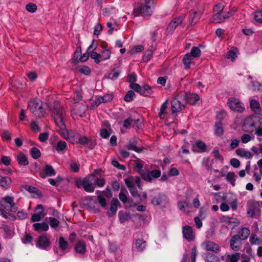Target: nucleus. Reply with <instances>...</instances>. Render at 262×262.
Instances as JSON below:
<instances>
[{
  "instance_id": "nucleus-11",
  "label": "nucleus",
  "mask_w": 262,
  "mask_h": 262,
  "mask_svg": "<svg viewBox=\"0 0 262 262\" xmlns=\"http://www.w3.org/2000/svg\"><path fill=\"white\" fill-rule=\"evenodd\" d=\"M50 236L47 234L39 236L36 243V246L42 250H46L50 246Z\"/></svg>"
},
{
  "instance_id": "nucleus-31",
  "label": "nucleus",
  "mask_w": 262,
  "mask_h": 262,
  "mask_svg": "<svg viewBox=\"0 0 262 262\" xmlns=\"http://www.w3.org/2000/svg\"><path fill=\"white\" fill-rule=\"evenodd\" d=\"M250 233V231L248 228L243 227L238 231L237 235H239L241 239L244 241L248 237Z\"/></svg>"
},
{
  "instance_id": "nucleus-63",
  "label": "nucleus",
  "mask_w": 262,
  "mask_h": 262,
  "mask_svg": "<svg viewBox=\"0 0 262 262\" xmlns=\"http://www.w3.org/2000/svg\"><path fill=\"white\" fill-rule=\"evenodd\" d=\"M127 148L128 150H132L137 152H140L141 151V149L138 148L135 144L132 143H129L127 145Z\"/></svg>"
},
{
  "instance_id": "nucleus-42",
  "label": "nucleus",
  "mask_w": 262,
  "mask_h": 262,
  "mask_svg": "<svg viewBox=\"0 0 262 262\" xmlns=\"http://www.w3.org/2000/svg\"><path fill=\"white\" fill-rule=\"evenodd\" d=\"M227 259L230 262H237L240 258V254L238 253H235L232 254H228L227 256Z\"/></svg>"
},
{
  "instance_id": "nucleus-12",
  "label": "nucleus",
  "mask_w": 262,
  "mask_h": 262,
  "mask_svg": "<svg viewBox=\"0 0 262 262\" xmlns=\"http://www.w3.org/2000/svg\"><path fill=\"white\" fill-rule=\"evenodd\" d=\"M133 13L135 16L141 14L144 16H150L152 14V11L150 6H144L142 4H140L134 9Z\"/></svg>"
},
{
  "instance_id": "nucleus-46",
  "label": "nucleus",
  "mask_w": 262,
  "mask_h": 262,
  "mask_svg": "<svg viewBox=\"0 0 262 262\" xmlns=\"http://www.w3.org/2000/svg\"><path fill=\"white\" fill-rule=\"evenodd\" d=\"M94 180L95 184L98 187H102L105 183V181L104 179H99L95 176V178H92Z\"/></svg>"
},
{
  "instance_id": "nucleus-14",
  "label": "nucleus",
  "mask_w": 262,
  "mask_h": 262,
  "mask_svg": "<svg viewBox=\"0 0 262 262\" xmlns=\"http://www.w3.org/2000/svg\"><path fill=\"white\" fill-rule=\"evenodd\" d=\"M185 17V14H182L177 18H174L167 27V31L168 33H172L176 27L181 25Z\"/></svg>"
},
{
  "instance_id": "nucleus-27",
  "label": "nucleus",
  "mask_w": 262,
  "mask_h": 262,
  "mask_svg": "<svg viewBox=\"0 0 262 262\" xmlns=\"http://www.w3.org/2000/svg\"><path fill=\"white\" fill-rule=\"evenodd\" d=\"M235 152L236 155L241 158L250 159L252 157V155L250 151L246 150L243 148H237L236 149Z\"/></svg>"
},
{
  "instance_id": "nucleus-1",
  "label": "nucleus",
  "mask_w": 262,
  "mask_h": 262,
  "mask_svg": "<svg viewBox=\"0 0 262 262\" xmlns=\"http://www.w3.org/2000/svg\"><path fill=\"white\" fill-rule=\"evenodd\" d=\"M52 113L54 122L56 125L62 130L61 133L64 138L69 140L70 142L74 143L73 139L75 133L72 132H68L66 129L67 116L64 107L62 106L55 105L53 108Z\"/></svg>"
},
{
  "instance_id": "nucleus-57",
  "label": "nucleus",
  "mask_w": 262,
  "mask_h": 262,
  "mask_svg": "<svg viewBox=\"0 0 262 262\" xmlns=\"http://www.w3.org/2000/svg\"><path fill=\"white\" fill-rule=\"evenodd\" d=\"M2 137L7 141H10L11 140V134L8 130H4L2 135Z\"/></svg>"
},
{
  "instance_id": "nucleus-44",
  "label": "nucleus",
  "mask_w": 262,
  "mask_h": 262,
  "mask_svg": "<svg viewBox=\"0 0 262 262\" xmlns=\"http://www.w3.org/2000/svg\"><path fill=\"white\" fill-rule=\"evenodd\" d=\"M189 54H191V56H192L194 58L196 57H199L201 55V50L197 47H193L191 50V52Z\"/></svg>"
},
{
  "instance_id": "nucleus-52",
  "label": "nucleus",
  "mask_w": 262,
  "mask_h": 262,
  "mask_svg": "<svg viewBox=\"0 0 262 262\" xmlns=\"http://www.w3.org/2000/svg\"><path fill=\"white\" fill-rule=\"evenodd\" d=\"M152 56V52L151 50L146 51L143 56V60L144 62L149 61Z\"/></svg>"
},
{
  "instance_id": "nucleus-34",
  "label": "nucleus",
  "mask_w": 262,
  "mask_h": 262,
  "mask_svg": "<svg viewBox=\"0 0 262 262\" xmlns=\"http://www.w3.org/2000/svg\"><path fill=\"white\" fill-rule=\"evenodd\" d=\"M215 128V134L221 137L224 134V129L222 127V123L221 122L219 121L215 123L214 125Z\"/></svg>"
},
{
  "instance_id": "nucleus-33",
  "label": "nucleus",
  "mask_w": 262,
  "mask_h": 262,
  "mask_svg": "<svg viewBox=\"0 0 262 262\" xmlns=\"http://www.w3.org/2000/svg\"><path fill=\"white\" fill-rule=\"evenodd\" d=\"M168 104V100H167L161 105L160 111L158 114L159 117L161 119H163L164 118V115L166 114L167 113Z\"/></svg>"
},
{
  "instance_id": "nucleus-9",
  "label": "nucleus",
  "mask_w": 262,
  "mask_h": 262,
  "mask_svg": "<svg viewBox=\"0 0 262 262\" xmlns=\"http://www.w3.org/2000/svg\"><path fill=\"white\" fill-rule=\"evenodd\" d=\"M168 202L169 200L167 195L162 192L159 193L152 198L151 201L153 205L161 207H165Z\"/></svg>"
},
{
  "instance_id": "nucleus-5",
  "label": "nucleus",
  "mask_w": 262,
  "mask_h": 262,
  "mask_svg": "<svg viewBox=\"0 0 262 262\" xmlns=\"http://www.w3.org/2000/svg\"><path fill=\"white\" fill-rule=\"evenodd\" d=\"M28 107L30 111L38 117H42L45 112L42 102L38 100L34 99L30 101L28 103Z\"/></svg>"
},
{
  "instance_id": "nucleus-17",
  "label": "nucleus",
  "mask_w": 262,
  "mask_h": 262,
  "mask_svg": "<svg viewBox=\"0 0 262 262\" xmlns=\"http://www.w3.org/2000/svg\"><path fill=\"white\" fill-rule=\"evenodd\" d=\"M184 237L188 241H192L194 238V234L192 228L189 226H185L183 228Z\"/></svg>"
},
{
  "instance_id": "nucleus-24",
  "label": "nucleus",
  "mask_w": 262,
  "mask_h": 262,
  "mask_svg": "<svg viewBox=\"0 0 262 262\" xmlns=\"http://www.w3.org/2000/svg\"><path fill=\"white\" fill-rule=\"evenodd\" d=\"M73 140L74 141V143H79L81 145H85L89 142L91 141V140L89 139L87 137L85 136H81L80 135L76 133H75Z\"/></svg>"
},
{
  "instance_id": "nucleus-26",
  "label": "nucleus",
  "mask_w": 262,
  "mask_h": 262,
  "mask_svg": "<svg viewBox=\"0 0 262 262\" xmlns=\"http://www.w3.org/2000/svg\"><path fill=\"white\" fill-rule=\"evenodd\" d=\"M144 164V162L142 160L139 159L135 160L134 163L135 167L138 173L140 174L141 177L142 176V174H144V172L146 170V169H143Z\"/></svg>"
},
{
  "instance_id": "nucleus-20",
  "label": "nucleus",
  "mask_w": 262,
  "mask_h": 262,
  "mask_svg": "<svg viewBox=\"0 0 262 262\" xmlns=\"http://www.w3.org/2000/svg\"><path fill=\"white\" fill-rule=\"evenodd\" d=\"M119 202L117 199H113L111 202V207L107 211V214L110 217L113 216L116 213L118 205Z\"/></svg>"
},
{
  "instance_id": "nucleus-23",
  "label": "nucleus",
  "mask_w": 262,
  "mask_h": 262,
  "mask_svg": "<svg viewBox=\"0 0 262 262\" xmlns=\"http://www.w3.org/2000/svg\"><path fill=\"white\" fill-rule=\"evenodd\" d=\"M202 15L201 11H193L189 15V21L191 25L195 24L200 19Z\"/></svg>"
},
{
  "instance_id": "nucleus-43",
  "label": "nucleus",
  "mask_w": 262,
  "mask_h": 262,
  "mask_svg": "<svg viewBox=\"0 0 262 262\" xmlns=\"http://www.w3.org/2000/svg\"><path fill=\"white\" fill-rule=\"evenodd\" d=\"M120 72L115 69L113 70L108 75L107 78L112 80H116L120 75Z\"/></svg>"
},
{
  "instance_id": "nucleus-49",
  "label": "nucleus",
  "mask_w": 262,
  "mask_h": 262,
  "mask_svg": "<svg viewBox=\"0 0 262 262\" xmlns=\"http://www.w3.org/2000/svg\"><path fill=\"white\" fill-rule=\"evenodd\" d=\"M91 57L93 59L96 63H99L101 61L100 54L93 52L90 55Z\"/></svg>"
},
{
  "instance_id": "nucleus-7",
  "label": "nucleus",
  "mask_w": 262,
  "mask_h": 262,
  "mask_svg": "<svg viewBox=\"0 0 262 262\" xmlns=\"http://www.w3.org/2000/svg\"><path fill=\"white\" fill-rule=\"evenodd\" d=\"M227 105L231 111L235 112L241 113L245 110L244 104L238 98L235 97H230L228 100Z\"/></svg>"
},
{
  "instance_id": "nucleus-45",
  "label": "nucleus",
  "mask_w": 262,
  "mask_h": 262,
  "mask_svg": "<svg viewBox=\"0 0 262 262\" xmlns=\"http://www.w3.org/2000/svg\"><path fill=\"white\" fill-rule=\"evenodd\" d=\"M135 96L134 92L132 90H129L127 92L126 94L124 97V100L126 102H130L133 100V98Z\"/></svg>"
},
{
  "instance_id": "nucleus-4",
  "label": "nucleus",
  "mask_w": 262,
  "mask_h": 262,
  "mask_svg": "<svg viewBox=\"0 0 262 262\" xmlns=\"http://www.w3.org/2000/svg\"><path fill=\"white\" fill-rule=\"evenodd\" d=\"M259 118L255 116H250L245 120L243 124V128L247 132L252 133L259 127Z\"/></svg>"
},
{
  "instance_id": "nucleus-22",
  "label": "nucleus",
  "mask_w": 262,
  "mask_h": 262,
  "mask_svg": "<svg viewBox=\"0 0 262 262\" xmlns=\"http://www.w3.org/2000/svg\"><path fill=\"white\" fill-rule=\"evenodd\" d=\"M16 161L20 165L26 166L29 164L27 157L23 152H19L16 156Z\"/></svg>"
},
{
  "instance_id": "nucleus-53",
  "label": "nucleus",
  "mask_w": 262,
  "mask_h": 262,
  "mask_svg": "<svg viewBox=\"0 0 262 262\" xmlns=\"http://www.w3.org/2000/svg\"><path fill=\"white\" fill-rule=\"evenodd\" d=\"M234 220H235V219L231 218L228 216H224L221 219V222L227 225H229L231 223H234L233 221Z\"/></svg>"
},
{
  "instance_id": "nucleus-39",
  "label": "nucleus",
  "mask_w": 262,
  "mask_h": 262,
  "mask_svg": "<svg viewBox=\"0 0 262 262\" xmlns=\"http://www.w3.org/2000/svg\"><path fill=\"white\" fill-rule=\"evenodd\" d=\"M67 147V143L65 141H59L55 146V149L58 152H64Z\"/></svg>"
},
{
  "instance_id": "nucleus-15",
  "label": "nucleus",
  "mask_w": 262,
  "mask_h": 262,
  "mask_svg": "<svg viewBox=\"0 0 262 262\" xmlns=\"http://www.w3.org/2000/svg\"><path fill=\"white\" fill-rule=\"evenodd\" d=\"M180 93L184 94L183 100L185 103L194 104L200 99L199 96L196 94H187L184 92H182Z\"/></svg>"
},
{
  "instance_id": "nucleus-2",
  "label": "nucleus",
  "mask_w": 262,
  "mask_h": 262,
  "mask_svg": "<svg viewBox=\"0 0 262 262\" xmlns=\"http://www.w3.org/2000/svg\"><path fill=\"white\" fill-rule=\"evenodd\" d=\"M224 6L222 4H218L213 9L212 20L215 23H220L233 16L236 11L235 8H232L230 11L224 10Z\"/></svg>"
},
{
  "instance_id": "nucleus-19",
  "label": "nucleus",
  "mask_w": 262,
  "mask_h": 262,
  "mask_svg": "<svg viewBox=\"0 0 262 262\" xmlns=\"http://www.w3.org/2000/svg\"><path fill=\"white\" fill-rule=\"evenodd\" d=\"M75 251L76 253L80 254H83L86 252V245L84 241L82 240L78 241L75 245Z\"/></svg>"
},
{
  "instance_id": "nucleus-21",
  "label": "nucleus",
  "mask_w": 262,
  "mask_h": 262,
  "mask_svg": "<svg viewBox=\"0 0 262 262\" xmlns=\"http://www.w3.org/2000/svg\"><path fill=\"white\" fill-rule=\"evenodd\" d=\"M204 244L207 251H210L215 253H217L219 251V246L213 242L208 241L205 242Z\"/></svg>"
},
{
  "instance_id": "nucleus-56",
  "label": "nucleus",
  "mask_w": 262,
  "mask_h": 262,
  "mask_svg": "<svg viewBox=\"0 0 262 262\" xmlns=\"http://www.w3.org/2000/svg\"><path fill=\"white\" fill-rule=\"evenodd\" d=\"M124 181L128 189L135 186V183L133 181V178H132V177L125 179Z\"/></svg>"
},
{
  "instance_id": "nucleus-55",
  "label": "nucleus",
  "mask_w": 262,
  "mask_h": 262,
  "mask_svg": "<svg viewBox=\"0 0 262 262\" xmlns=\"http://www.w3.org/2000/svg\"><path fill=\"white\" fill-rule=\"evenodd\" d=\"M49 220L50 221V226L52 228H55L57 227L59 224V222L56 219L53 217H50Z\"/></svg>"
},
{
  "instance_id": "nucleus-8",
  "label": "nucleus",
  "mask_w": 262,
  "mask_h": 262,
  "mask_svg": "<svg viewBox=\"0 0 262 262\" xmlns=\"http://www.w3.org/2000/svg\"><path fill=\"white\" fill-rule=\"evenodd\" d=\"M0 205L6 210L10 212H15L17 210L13 196L7 195L1 198L0 200Z\"/></svg>"
},
{
  "instance_id": "nucleus-62",
  "label": "nucleus",
  "mask_w": 262,
  "mask_h": 262,
  "mask_svg": "<svg viewBox=\"0 0 262 262\" xmlns=\"http://www.w3.org/2000/svg\"><path fill=\"white\" fill-rule=\"evenodd\" d=\"M2 162L4 165L8 166L11 164V159L9 157L3 156L2 157Z\"/></svg>"
},
{
  "instance_id": "nucleus-18",
  "label": "nucleus",
  "mask_w": 262,
  "mask_h": 262,
  "mask_svg": "<svg viewBox=\"0 0 262 262\" xmlns=\"http://www.w3.org/2000/svg\"><path fill=\"white\" fill-rule=\"evenodd\" d=\"M56 172L53 167L49 164H46L44 167V171L40 172L39 175L42 178H46L47 177L55 176Z\"/></svg>"
},
{
  "instance_id": "nucleus-59",
  "label": "nucleus",
  "mask_w": 262,
  "mask_h": 262,
  "mask_svg": "<svg viewBox=\"0 0 262 262\" xmlns=\"http://www.w3.org/2000/svg\"><path fill=\"white\" fill-rule=\"evenodd\" d=\"M112 164L115 167L117 168L118 169L125 170L126 169L125 166L124 165H121L119 163V162L116 160H113L112 161Z\"/></svg>"
},
{
  "instance_id": "nucleus-13",
  "label": "nucleus",
  "mask_w": 262,
  "mask_h": 262,
  "mask_svg": "<svg viewBox=\"0 0 262 262\" xmlns=\"http://www.w3.org/2000/svg\"><path fill=\"white\" fill-rule=\"evenodd\" d=\"M87 110L86 105L83 103L77 104L71 111V115L73 118L77 117H82Z\"/></svg>"
},
{
  "instance_id": "nucleus-54",
  "label": "nucleus",
  "mask_w": 262,
  "mask_h": 262,
  "mask_svg": "<svg viewBox=\"0 0 262 262\" xmlns=\"http://www.w3.org/2000/svg\"><path fill=\"white\" fill-rule=\"evenodd\" d=\"M97 200L102 207H105L106 205V201L105 197L102 194H99L97 196Z\"/></svg>"
},
{
  "instance_id": "nucleus-10",
  "label": "nucleus",
  "mask_w": 262,
  "mask_h": 262,
  "mask_svg": "<svg viewBox=\"0 0 262 262\" xmlns=\"http://www.w3.org/2000/svg\"><path fill=\"white\" fill-rule=\"evenodd\" d=\"M161 174V170L159 169L152 170H148L146 169L144 174H142L141 178L148 182H151L154 179L160 177Z\"/></svg>"
},
{
  "instance_id": "nucleus-61",
  "label": "nucleus",
  "mask_w": 262,
  "mask_h": 262,
  "mask_svg": "<svg viewBox=\"0 0 262 262\" xmlns=\"http://www.w3.org/2000/svg\"><path fill=\"white\" fill-rule=\"evenodd\" d=\"M102 26L100 24L96 25L94 28V34L99 35L102 30Z\"/></svg>"
},
{
  "instance_id": "nucleus-47",
  "label": "nucleus",
  "mask_w": 262,
  "mask_h": 262,
  "mask_svg": "<svg viewBox=\"0 0 262 262\" xmlns=\"http://www.w3.org/2000/svg\"><path fill=\"white\" fill-rule=\"evenodd\" d=\"M111 54L110 50L106 49L103 51L100 54L101 61L105 60L110 58Z\"/></svg>"
},
{
  "instance_id": "nucleus-36",
  "label": "nucleus",
  "mask_w": 262,
  "mask_h": 262,
  "mask_svg": "<svg viewBox=\"0 0 262 262\" xmlns=\"http://www.w3.org/2000/svg\"><path fill=\"white\" fill-rule=\"evenodd\" d=\"M146 247V242L142 238H138L136 242V248L139 251H142Z\"/></svg>"
},
{
  "instance_id": "nucleus-48",
  "label": "nucleus",
  "mask_w": 262,
  "mask_h": 262,
  "mask_svg": "<svg viewBox=\"0 0 262 262\" xmlns=\"http://www.w3.org/2000/svg\"><path fill=\"white\" fill-rule=\"evenodd\" d=\"M111 133L112 131L110 132L106 128H101L100 129V135L102 138L107 139L110 137Z\"/></svg>"
},
{
  "instance_id": "nucleus-58",
  "label": "nucleus",
  "mask_w": 262,
  "mask_h": 262,
  "mask_svg": "<svg viewBox=\"0 0 262 262\" xmlns=\"http://www.w3.org/2000/svg\"><path fill=\"white\" fill-rule=\"evenodd\" d=\"M70 169L74 172H77L79 170V164L76 162H72L70 164Z\"/></svg>"
},
{
  "instance_id": "nucleus-3",
  "label": "nucleus",
  "mask_w": 262,
  "mask_h": 262,
  "mask_svg": "<svg viewBox=\"0 0 262 262\" xmlns=\"http://www.w3.org/2000/svg\"><path fill=\"white\" fill-rule=\"evenodd\" d=\"M92 178H95L94 174H90L83 179H77L75 181V184L78 188L82 187L86 192H92L95 190L94 184L92 183Z\"/></svg>"
},
{
  "instance_id": "nucleus-32",
  "label": "nucleus",
  "mask_w": 262,
  "mask_h": 262,
  "mask_svg": "<svg viewBox=\"0 0 262 262\" xmlns=\"http://www.w3.org/2000/svg\"><path fill=\"white\" fill-rule=\"evenodd\" d=\"M194 59V58L191 56V54L189 53L186 54L183 59V63L185 66L184 69L185 70H188L190 68V64L191 63L192 60Z\"/></svg>"
},
{
  "instance_id": "nucleus-51",
  "label": "nucleus",
  "mask_w": 262,
  "mask_h": 262,
  "mask_svg": "<svg viewBox=\"0 0 262 262\" xmlns=\"http://www.w3.org/2000/svg\"><path fill=\"white\" fill-rule=\"evenodd\" d=\"M26 9L28 12L34 13L37 10V6L34 4L29 3L26 5Z\"/></svg>"
},
{
  "instance_id": "nucleus-30",
  "label": "nucleus",
  "mask_w": 262,
  "mask_h": 262,
  "mask_svg": "<svg viewBox=\"0 0 262 262\" xmlns=\"http://www.w3.org/2000/svg\"><path fill=\"white\" fill-rule=\"evenodd\" d=\"M138 93L141 95L148 96L151 95L152 93L151 87L148 85L145 84L142 86H140V89L139 90Z\"/></svg>"
},
{
  "instance_id": "nucleus-25",
  "label": "nucleus",
  "mask_w": 262,
  "mask_h": 262,
  "mask_svg": "<svg viewBox=\"0 0 262 262\" xmlns=\"http://www.w3.org/2000/svg\"><path fill=\"white\" fill-rule=\"evenodd\" d=\"M206 145L201 141H197L195 145L192 146V150L194 152H201L205 151Z\"/></svg>"
},
{
  "instance_id": "nucleus-35",
  "label": "nucleus",
  "mask_w": 262,
  "mask_h": 262,
  "mask_svg": "<svg viewBox=\"0 0 262 262\" xmlns=\"http://www.w3.org/2000/svg\"><path fill=\"white\" fill-rule=\"evenodd\" d=\"M59 247L62 251H67L69 249V244L63 237H60L58 240Z\"/></svg>"
},
{
  "instance_id": "nucleus-38",
  "label": "nucleus",
  "mask_w": 262,
  "mask_h": 262,
  "mask_svg": "<svg viewBox=\"0 0 262 262\" xmlns=\"http://www.w3.org/2000/svg\"><path fill=\"white\" fill-rule=\"evenodd\" d=\"M250 107L253 112L256 113H259L260 112V106L258 101L255 100H252L250 101Z\"/></svg>"
},
{
  "instance_id": "nucleus-37",
  "label": "nucleus",
  "mask_w": 262,
  "mask_h": 262,
  "mask_svg": "<svg viewBox=\"0 0 262 262\" xmlns=\"http://www.w3.org/2000/svg\"><path fill=\"white\" fill-rule=\"evenodd\" d=\"M119 217L121 223H123L126 221H128L131 219L129 213L121 211L119 212Z\"/></svg>"
},
{
  "instance_id": "nucleus-16",
  "label": "nucleus",
  "mask_w": 262,
  "mask_h": 262,
  "mask_svg": "<svg viewBox=\"0 0 262 262\" xmlns=\"http://www.w3.org/2000/svg\"><path fill=\"white\" fill-rule=\"evenodd\" d=\"M242 241L239 237V235H234L230 241L231 248L235 251L239 250L242 247Z\"/></svg>"
},
{
  "instance_id": "nucleus-60",
  "label": "nucleus",
  "mask_w": 262,
  "mask_h": 262,
  "mask_svg": "<svg viewBox=\"0 0 262 262\" xmlns=\"http://www.w3.org/2000/svg\"><path fill=\"white\" fill-rule=\"evenodd\" d=\"M22 240L24 244H29L32 242L33 237L30 234L26 233Z\"/></svg>"
},
{
  "instance_id": "nucleus-40",
  "label": "nucleus",
  "mask_w": 262,
  "mask_h": 262,
  "mask_svg": "<svg viewBox=\"0 0 262 262\" xmlns=\"http://www.w3.org/2000/svg\"><path fill=\"white\" fill-rule=\"evenodd\" d=\"M235 177L236 176L233 172H229L226 176V179L233 186L235 185Z\"/></svg>"
},
{
  "instance_id": "nucleus-6",
  "label": "nucleus",
  "mask_w": 262,
  "mask_h": 262,
  "mask_svg": "<svg viewBox=\"0 0 262 262\" xmlns=\"http://www.w3.org/2000/svg\"><path fill=\"white\" fill-rule=\"evenodd\" d=\"M184 93H180L171 100V105L172 113H177L184 108L185 103L183 100V97H184Z\"/></svg>"
},
{
  "instance_id": "nucleus-50",
  "label": "nucleus",
  "mask_w": 262,
  "mask_h": 262,
  "mask_svg": "<svg viewBox=\"0 0 262 262\" xmlns=\"http://www.w3.org/2000/svg\"><path fill=\"white\" fill-rule=\"evenodd\" d=\"M254 17L256 22L262 24V11L258 10L256 11L254 13Z\"/></svg>"
},
{
  "instance_id": "nucleus-64",
  "label": "nucleus",
  "mask_w": 262,
  "mask_h": 262,
  "mask_svg": "<svg viewBox=\"0 0 262 262\" xmlns=\"http://www.w3.org/2000/svg\"><path fill=\"white\" fill-rule=\"evenodd\" d=\"M240 161L236 158H232L230 160V164L234 168H238L240 166Z\"/></svg>"
},
{
  "instance_id": "nucleus-29",
  "label": "nucleus",
  "mask_w": 262,
  "mask_h": 262,
  "mask_svg": "<svg viewBox=\"0 0 262 262\" xmlns=\"http://www.w3.org/2000/svg\"><path fill=\"white\" fill-rule=\"evenodd\" d=\"M34 230L37 232L46 231L49 229V225L46 222L35 223L33 225Z\"/></svg>"
},
{
  "instance_id": "nucleus-28",
  "label": "nucleus",
  "mask_w": 262,
  "mask_h": 262,
  "mask_svg": "<svg viewBox=\"0 0 262 262\" xmlns=\"http://www.w3.org/2000/svg\"><path fill=\"white\" fill-rule=\"evenodd\" d=\"M11 184V180L8 177L0 176V186L4 189L9 188Z\"/></svg>"
},
{
  "instance_id": "nucleus-41",
  "label": "nucleus",
  "mask_w": 262,
  "mask_h": 262,
  "mask_svg": "<svg viewBox=\"0 0 262 262\" xmlns=\"http://www.w3.org/2000/svg\"><path fill=\"white\" fill-rule=\"evenodd\" d=\"M30 154L32 157L34 159H37L41 156L40 150L36 147H33L30 149Z\"/></svg>"
}]
</instances>
